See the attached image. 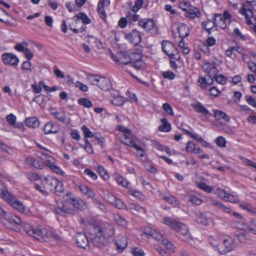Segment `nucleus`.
<instances>
[{"instance_id": "bf43d9fd", "label": "nucleus", "mask_w": 256, "mask_h": 256, "mask_svg": "<svg viewBox=\"0 0 256 256\" xmlns=\"http://www.w3.org/2000/svg\"><path fill=\"white\" fill-rule=\"evenodd\" d=\"M143 4V0H136L134 6L132 7V10L134 12H137L142 7Z\"/></svg>"}, {"instance_id": "e433bc0d", "label": "nucleus", "mask_w": 256, "mask_h": 256, "mask_svg": "<svg viewBox=\"0 0 256 256\" xmlns=\"http://www.w3.org/2000/svg\"><path fill=\"white\" fill-rule=\"evenodd\" d=\"M210 214L208 213H202L198 218L197 221L198 223L204 226H208L210 222Z\"/></svg>"}, {"instance_id": "2eb2a0df", "label": "nucleus", "mask_w": 256, "mask_h": 256, "mask_svg": "<svg viewBox=\"0 0 256 256\" xmlns=\"http://www.w3.org/2000/svg\"><path fill=\"white\" fill-rule=\"evenodd\" d=\"M216 64L215 62H206L204 64L202 67L204 71L206 72L209 77H212L218 73V70L216 68Z\"/></svg>"}, {"instance_id": "69168bd1", "label": "nucleus", "mask_w": 256, "mask_h": 256, "mask_svg": "<svg viewBox=\"0 0 256 256\" xmlns=\"http://www.w3.org/2000/svg\"><path fill=\"white\" fill-rule=\"evenodd\" d=\"M186 150L188 152L192 153L196 149V144L192 142L188 141L186 146Z\"/></svg>"}, {"instance_id": "09e8293b", "label": "nucleus", "mask_w": 256, "mask_h": 256, "mask_svg": "<svg viewBox=\"0 0 256 256\" xmlns=\"http://www.w3.org/2000/svg\"><path fill=\"white\" fill-rule=\"evenodd\" d=\"M216 194L223 200L226 202L230 193L224 190L218 188L216 190Z\"/></svg>"}, {"instance_id": "9b49d317", "label": "nucleus", "mask_w": 256, "mask_h": 256, "mask_svg": "<svg viewBox=\"0 0 256 256\" xmlns=\"http://www.w3.org/2000/svg\"><path fill=\"white\" fill-rule=\"evenodd\" d=\"M239 12L244 16L246 22L248 25L251 26V28L256 33V26L253 24L251 18L254 17V13L252 10L246 8L244 4L239 10Z\"/></svg>"}, {"instance_id": "f257e3e1", "label": "nucleus", "mask_w": 256, "mask_h": 256, "mask_svg": "<svg viewBox=\"0 0 256 256\" xmlns=\"http://www.w3.org/2000/svg\"><path fill=\"white\" fill-rule=\"evenodd\" d=\"M118 129L122 132L119 136L120 142L126 145L132 146L136 150L140 151V152L138 154V155L142 158H145L146 155L144 149L138 146V140L136 137L131 133L130 130L120 126H118Z\"/></svg>"}, {"instance_id": "6e6d98bb", "label": "nucleus", "mask_w": 256, "mask_h": 256, "mask_svg": "<svg viewBox=\"0 0 256 256\" xmlns=\"http://www.w3.org/2000/svg\"><path fill=\"white\" fill-rule=\"evenodd\" d=\"M97 170L99 173L100 175L104 180L108 178V175L105 170L104 168L100 165H99L97 167Z\"/></svg>"}, {"instance_id": "49530a36", "label": "nucleus", "mask_w": 256, "mask_h": 256, "mask_svg": "<svg viewBox=\"0 0 256 256\" xmlns=\"http://www.w3.org/2000/svg\"><path fill=\"white\" fill-rule=\"evenodd\" d=\"M163 198L165 201L174 206H176L179 204L178 200L175 197L171 195L164 196Z\"/></svg>"}, {"instance_id": "412c9836", "label": "nucleus", "mask_w": 256, "mask_h": 256, "mask_svg": "<svg viewBox=\"0 0 256 256\" xmlns=\"http://www.w3.org/2000/svg\"><path fill=\"white\" fill-rule=\"evenodd\" d=\"M94 235V236L92 238V243L94 246L102 248L108 244V238H104V236H98L96 234Z\"/></svg>"}, {"instance_id": "603ef678", "label": "nucleus", "mask_w": 256, "mask_h": 256, "mask_svg": "<svg viewBox=\"0 0 256 256\" xmlns=\"http://www.w3.org/2000/svg\"><path fill=\"white\" fill-rule=\"evenodd\" d=\"M75 16H76L78 20H81L82 22L84 24H88L90 23V20L84 13L80 12Z\"/></svg>"}, {"instance_id": "c9c22d12", "label": "nucleus", "mask_w": 256, "mask_h": 256, "mask_svg": "<svg viewBox=\"0 0 256 256\" xmlns=\"http://www.w3.org/2000/svg\"><path fill=\"white\" fill-rule=\"evenodd\" d=\"M239 206L242 210H246L248 212L256 214V208L250 204L246 202H240Z\"/></svg>"}, {"instance_id": "c03bdc74", "label": "nucleus", "mask_w": 256, "mask_h": 256, "mask_svg": "<svg viewBox=\"0 0 256 256\" xmlns=\"http://www.w3.org/2000/svg\"><path fill=\"white\" fill-rule=\"evenodd\" d=\"M100 78V76L97 75L90 74L88 76L87 78L92 84L98 86Z\"/></svg>"}, {"instance_id": "dca6fc26", "label": "nucleus", "mask_w": 256, "mask_h": 256, "mask_svg": "<svg viewBox=\"0 0 256 256\" xmlns=\"http://www.w3.org/2000/svg\"><path fill=\"white\" fill-rule=\"evenodd\" d=\"M115 244L116 246V250L118 252H122L128 244L126 237L122 234H118L115 239Z\"/></svg>"}, {"instance_id": "79ce46f5", "label": "nucleus", "mask_w": 256, "mask_h": 256, "mask_svg": "<svg viewBox=\"0 0 256 256\" xmlns=\"http://www.w3.org/2000/svg\"><path fill=\"white\" fill-rule=\"evenodd\" d=\"M114 220L117 224L121 226H124L127 224V222L119 214H114Z\"/></svg>"}, {"instance_id": "58836bf2", "label": "nucleus", "mask_w": 256, "mask_h": 256, "mask_svg": "<svg viewBox=\"0 0 256 256\" xmlns=\"http://www.w3.org/2000/svg\"><path fill=\"white\" fill-rule=\"evenodd\" d=\"M25 124L28 126L34 128H38L40 125L38 120L35 117L26 118Z\"/></svg>"}, {"instance_id": "680f3d73", "label": "nucleus", "mask_w": 256, "mask_h": 256, "mask_svg": "<svg viewBox=\"0 0 256 256\" xmlns=\"http://www.w3.org/2000/svg\"><path fill=\"white\" fill-rule=\"evenodd\" d=\"M84 174L89 176L92 180H96L98 178L97 175L90 169L86 168L84 170Z\"/></svg>"}, {"instance_id": "aec40b11", "label": "nucleus", "mask_w": 256, "mask_h": 256, "mask_svg": "<svg viewBox=\"0 0 256 256\" xmlns=\"http://www.w3.org/2000/svg\"><path fill=\"white\" fill-rule=\"evenodd\" d=\"M4 218L8 220V222L12 224H15L16 225L22 226L24 228L25 224H28L22 220L18 216L12 214H6Z\"/></svg>"}, {"instance_id": "423d86ee", "label": "nucleus", "mask_w": 256, "mask_h": 256, "mask_svg": "<svg viewBox=\"0 0 256 256\" xmlns=\"http://www.w3.org/2000/svg\"><path fill=\"white\" fill-rule=\"evenodd\" d=\"M43 182L45 186L53 192H60L64 190L62 183L56 178L47 176L45 178Z\"/></svg>"}, {"instance_id": "5fc2aeb1", "label": "nucleus", "mask_w": 256, "mask_h": 256, "mask_svg": "<svg viewBox=\"0 0 256 256\" xmlns=\"http://www.w3.org/2000/svg\"><path fill=\"white\" fill-rule=\"evenodd\" d=\"M78 102L80 105L88 108H90L92 106L91 101L86 98H79Z\"/></svg>"}, {"instance_id": "de8ad7c7", "label": "nucleus", "mask_w": 256, "mask_h": 256, "mask_svg": "<svg viewBox=\"0 0 256 256\" xmlns=\"http://www.w3.org/2000/svg\"><path fill=\"white\" fill-rule=\"evenodd\" d=\"M128 194L140 200H143L144 199V194L140 192L137 190H128Z\"/></svg>"}, {"instance_id": "37998d69", "label": "nucleus", "mask_w": 256, "mask_h": 256, "mask_svg": "<svg viewBox=\"0 0 256 256\" xmlns=\"http://www.w3.org/2000/svg\"><path fill=\"white\" fill-rule=\"evenodd\" d=\"M212 76L214 80L218 84L224 85L226 83L227 78L224 75L218 74L217 73L215 75Z\"/></svg>"}, {"instance_id": "393cba45", "label": "nucleus", "mask_w": 256, "mask_h": 256, "mask_svg": "<svg viewBox=\"0 0 256 256\" xmlns=\"http://www.w3.org/2000/svg\"><path fill=\"white\" fill-rule=\"evenodd\" d=\"M144 234L150 236L158 242H164L162 235L159 232L150 228H148L145 230Z\"/></svg>"}, {"instance_id": "ddd939ff", "label": "nucleus", "mask_w": 256, "mask_h": 256, "mask_svg": "<svg viewBox=\"0 0 256 256\" xmlns=\"http://www.w3.org/2000/svg\"><path fill=\"white\" fill-rule=\"evenodd\" d=\"M72 195V194L70 192L67 193L66 196H70L66 200L68 202L78 210H84L86 207V204L80 198L74 196H71Z\"/></svg>"}, {"instance_id": "cd10ccee", "label": "nucleus", "mask_w": 256, "mask_h": 256, "mask_svg": "<svg viewBox=\"0 0 256 256\" xmlns=\"http://www.w3.org/2000/svg\"><path fill=\"white\" fill-rule=\"evenodd\" d=\"M98 86L103 90H108L112 88L110 80L106 77H101Z\"/></svg>"}, {"instance_id": "473e14b6", "label": "nucleus", "mask_w": 256, "mask_h": 256, "mask_svg": "<svg viewBox=\"0 0 256 256\" xmlns=\"http://www.w3.org/2000/svg\"><path fill=\"white\" fill-rule=\"evenodd\" d=\"M180 36L184 38L188 36L190 33L189 28L185 24H181L178 28Z\"/></svg>"}, {"instance_id": "9d476101", "label": "nucleus", "mask_w": 256, "mask_h": 256, "mask_svg": "<svg viewBox=\"0 0 256 256\" xmlns=\"http://www.w3.org/2000/svg\"><path fill=\"white\" fill-rule=\"evenodd\" d=\"M237 247V244L234 239L228 236L222 240V244H220L218 252L220 254H225L232 250Z\"/></svg>"}, {"instance_id": "b1692460", "label": "nucleus", "mask_w": 256, "mask_h": 256, "mask_svg": "<svg viewBox=\"0 0 256 256\" xmlns=\"http://www.w3.org/2000/svg\"><path fill=\"white\" fill-rule=\"evenodd\" d=\"M210 203L212 205L217 208L226 214H230L232 212V209L230 207L227 206L222 203L215 200H211Z\"/></svg>"}, {"instance_id": "4be33fe9", "label": "nucleus", "mask_w": 256, "mask_h": 256, "mask_svg": "<svg viewBox=\"0 0 256 256\" xmlns=\"http://www.w3.org/2000/svg\"><path fill=\"white\" fill-rule=\"evenodd\" d=\"M110 4V0H100L98 3L97 11L100 17L103 20L106 19V17L104 6H108Z\"/></svg>"}, {"instance_id": "bb28decb", "label": "nucleus", "mask_w": 256, "mask_h": 256, "mask_svg": "<svg viewBox=\"0 0 256 256\" xmlns=\"http://www.w3.org/2000/svg\"><path fill=\"white\" fill-rule=\"evenodd\" d=\"M12 18L6 11L0 7V21L6 24L10 25Z\"/></svg>"}, {"instance_id": "338daca9", "label": "nucleus", "mask_w": 256, "mask_h": 256, "mask_svg": "<svg viewBox=\"0 0 256 256\" xmlns=\"http://www.w3.org/2000/svg\"><path fill=\"white\" fill-rule=\"evenodd\" d=\"M192 6V5L188 2L182 1L180 2L179 7L186 12Z\"/></svg>"}, {"instance_id": "f3484780", "label": "nucleus", "mask_w": 256, "mask_h": 256, "mask_svg": "<svg viewBox=\"0 0 256 256\" xmlns=\"http://www.w3.org/2000/svg\"><path fill=\"white\" fill-rule=\"evenodd\" d=\"M76 239L78 246L84 249L88 246L89 242L85 234L78 233L76 236Z\"/></svg>"}, {"instance_id": "2f4dec72", "label": "nucleus", "mask_w": 256, "mask_h": 256, "mask_svg": "<svg viewBox=\"0 0 256 256\" xmlns=\"http://www.w3.org/2000/svg\"><path fill=\"white\" fill-rule=\"evenodd\" d=\"M128 209L132 212L134 214H144L146 210L144 208L138 204L132 203L128 206Z\"/></svg>"}, {"instance_id": "1a4fd4ad", "label": "nucleus", "mask_w": 256, "mask_h": 256, "mask_svg": "<svg viewBox=\"0 0 256 256\" xmlns=\"http://www.w3.org/2000/svg\"><path fill=\"white\" fill-rule=\"evenodd\" d=\"M138 25L152 34H156L158 32V26L156 25L152 19H140L138 21Z\"/></svg>"}, {"instance_id": "f8f14e48", "label": "nucleus", "mask_w": 256, "mask_h": 256, "mask_svg": "<svg viewBox=\"0 0 256 256\" xmlns=\"http://www.w3.org/2000/svg\"><path fill=\"white\" fill-rule=\"evenodd\" d=\"M50 114L53 116L59 122L68 124L70 122V119L68 117L65 112L58 111L56 108H51L50 109Z\"/></svg>"}, {"instance_id": "c756f323", "label": "nucleus", "mask_w": 256, "mask_h": 256, "mask_svg": "<svg viewBox=\"0 0 256 256\" xmlns=\"http://www.w3.org/2000/svg\"><path fill=\"white\" fill-rule=\"evenodd\" d=\"M214 116L216 120H219L222 119L226 122H228L230 120V117L225 112L216 110H214Z\"/></svg>"}, {"instance_id": "774afa93", "label": "nucleus", "mask_w": 256, "mask_h": 256, "mask_svg": "<svg viewBox=\"0 0 256 256\" xmlns=\"http://www.w3.org/2000/svg\"><path fill=\"white\" fill-rule=\"evenodd\" d=\"M246 100L248 104L253 107L256 108V100L252 96H246Z\"/></svg>"}, {"instance_id": "f704fd0d", "label": "nucleus", "mask_w": 256, "mask_h": 256, "mask_svg": "<svg viewBox=\"0 0 256 256\" xmlns=\"http://www.w3.org/2000/svg\"><path fill=\"white\" fill-rule=\"evenodd\" d=\"M142 56L140 54V58L135 57L134 58L132 66L138 70H143L146 68V63L142 60Z\"/></svg>"}, {"instance_id": "13d9d810", "label": "nucleus", "mask_w": 256, "mask_h": 256, "mask_svg": "<svg viewBox=\"0 0 256 256\" xmlns=\"http://www.w3.org/2000/svg\"><path fill=\"white\" fill-rule=\"evenodd\" d=\"M26 176L28 180L31 181H36L40 179V177L39 175L33 172L27 173Z\"/></svg>"}, {"instance_id": "a18cd8bd", "label": "nucleus", "mask_w": 256, "mask_h": 256, "mask_svg": "<svg viewBox=\"0 0 256 256\" xmlns=\"http://www.w3.org/2000/svg\"><path fill=\"white\" fill-rule=\"evenodd\" d=\"M226 202L232 204L238 203L240 202L238 196L235 192L230 193Z\"/></svg>"}, {"instance_id": "0e129e2a", "label": "nucleus", "mask_w": 256, "mask_h": 256, "mask_svg": "<svg viewBox=\"0 0 256 256\" xmlns=\"http://www.w3.org/2000/svg\"><path fill=\"white\" fill-rule=\"evenodd\" d=\"M216 141L218 146L221 148L226 147V140L224 137L220 136L216 138Z\"/></svg>"}, {"instance_id": "5701e85b", "label": "nucleus", "mask_w": 256, "mask_h": 256, "mask_svg": "<svg viewBox=\"0 0 256 256\" xmlns=\"http://www.w3.org/2000/svg\"><path fill=\"white\" fill-rule=\"evenodd\" d=\"M185 16L190 19H194L196 18H200L202 14L200 10L196 7L192 6L186 12Z\"/></svg>"}, {"instance_id": "e2e57ef3", "label": "nucleus", "mask_w": 256, "mask_h": 256, "mask_svg": "<svg viewBox=\"0 0 256 256\" xmlns=\"http://www.w3.org/2000/svg\"><path fill=\"white\" fill-rule=\"evenodd\" d=\"M82 130L83 131L84 136L85 138H92L94 136L92 132L89 130V128L86 126H83L82 127Z\"/></svg>"}, {"instance_id": "c85d7f7f", "label": "nucleus", "mask_w": 256, "mask_h": 256, "mask_svg": "<svg viewBox=\"0 0 256 256\" xmlns=\"http://www.w3.org/2000/svg\"><path fill=\"white\" fill-rule=\"evenodd\" d=\"M127 38L134 45L138 44L141 40V36L139 32L136 30H133L127 36Z\"/></svg>"}, {"instance_id": "6ab92c4d", "label": "nucleus", "mask_w": 256, "mask_h": 256, "mask_svg": "<svg viewBox=\"0 0 256 256\" xmlns=\"http://www.w3.org/2000/svg\"><path fill=\"white\" fill-rule=\"evenodd\" d=\"M163 222L164 224L176 232L182 224V223L170 217L164 218L163 219Z\"/></svg>"}, {"instance_id": "4468645a", "label": "nucleus", "mask_w": 256, "mask_h": 256, "mask_svg": "<svg viewBox=\"0 0 256 256\" xmlns=\"http://www.w3.org/2000/svg\"><path fill=\"white\" fill-rule=\"evenodd\" d=\"M3 62L6 64L16 66L19 62L17 56L12 53H5L2 56Z\"/></svg>"}, {"instance_id": "864d4df0", "label": "nucleus", "mask_w": 256, "mask_h": 256, "mask_svg": "<svg viewBox=\"0 0 256 256\" xmlns=\"http://www.w3.org/2000/svg\"><path fill=\"white\" fill-rule=\"evenodd\" d=\"M10 192L6 190L4 186L0 182V197L5 200L7 196H8Z\"/></svg>"}, {"instance_id": "8fccbe9b", "label": "nucleus", "mask_w": 256, "mask_h": 256, "mask_svg": "<svg viewBox=\"0 0 256 256\" xmlns=\"http://www.w3.org/2000/svg\"><path fill=\"white\" fill-rule=\"evenodd\" d=\"M247 229L248 232L256 234V218H252L250 220Z\"/></svg>"}, {"instance_id": "a878e982", "label": "nucleus", "mask_w": 256, "mask_h": 256, "mask_svg": "<svg viewBox=\"0 0 256 256\" xmlns=\"http://www.w3.org/2000/svg\"><path fill=\"white\" fill-rule=\"evenodd\" d=\"M26 162L30 166H33L34 168L42 170L44 166V164L42 162L39 161L38 160H36L32 157H28L26 158Z\"/></svg>"}, {"instance_id": "6e6552de", "label": "nucleus", "mask_w": 256, "mask_h": 256, "mask_svg": "<svg viewBox=\"0 0 256 256\" xmlns=\"http://www.w3.org/2000/svg\"><path fill=\"white\" fill-rule=\"evenodd\" d=\"M112 60L118 64L128 65L130 64L134 60L135 57L140 58V54L139 53H131L130 54H120L118 56H112Z\"/></svg>"}, {"instance_id": "a211bd4d", "label": "nucleus", "mask_w": 256, "mask_h": 256, "mask_svg": "<svg viewBox=\"0 0 256 256\" xmlns=\"http://www.w3.org/2000/svg\"><path fill=\"white\" fill-rule=\"evenodd\" d=\"M60 130V126L56 123L52 121L47 122L44 128L45 134H56Z\"/></svg>"}, {"instance_id": "ea45409f", "label": "nucleus", "mask_w": 256, "mask_h": 256, "mask_svg": "<svg viewBox=\"0 0 256 256\" xmlns=\"http://www.w3.org/2000/svg\"><path fill=\"white\" fill-rule=\"evenodd\" d=\"M162 124L160 126L159 130L164 132H168L170 130L171 126L170 124L168 122L167 120L163 118L161 120Z\"/></svg>"}, {"instance_id": "4c0bfd02", "label": "nucleus", "mask_w": 256, "mask_h": 256, "mask_svg": "<svg viewBox=\"0 0 256 256\" xmlns=\"http://www.w3.org/2000/svg\"><path fill=\"white\" fill-rule=\"evenodd\" d=\"M194 108L196 112L201 113L204 116H212V114H210L208 110L200 102L194 104Z\"/></svg>"}, {"instance_id": "3c124183", "label": "nucleus", "mask_w": 256, "mask_h": 256, "mask_svg": "<svg viewBox=\"0 0 256 256\" xmlns=\"http://www.w3.org/2000/svg\"><path fill=\"white\" fill-rule=\"evenodd\" d=\"M32 63L28 60L22 64V69L26 73H30L32 72Z\"/></svg>"}, {"instance_id": "7c9ffc66", "label": "nucleus", "mask_w": 256, "mask_h": 256, "mask_svg": "<svg viewBox=\"0 0 256 256\" xmlns=\"http://www.w3.org/2000/svg\"><path fill=\"white\" fill-rule=\"evenodd\" d=\"M78 188L82 194L88 198H93L96 195L95 193L86 185L80 184L78 186Z\"/></svg>"}, {"instance_id": "a19ab883", "label": "nucleus", "mask_w": 256, "mask_h": 256, "mask_svg": "<svg viewBox=\"0 0 256 256\" xmlns=\"http://www.w3.org/2000/svg\"><path fill=\"white\" fill-rule=\"evenodd\" d=\"M202 25V28L208 31L209 33H210V30L216 26L214 21H212L211 20H208L205 22H203Z\"/></svg>"}, {"instance_id": "f03ea898", "label": "nucleus", "mask_w": 256, "mask_h": 256, "mask_svg": "<svg viewBox=\"0 0 256 256\" xmlns=\"http://www.w3.org/2000/svg\"><path fill=\"white\" fill-rule=\"evenodd\" d=\"M92 234L104 238H109L112 236L114 233V229L112 225L102 222L92 226Z\"/></svg>"}, {"instance_id": "72a5a7b5", "label": "nucleus", "mask_w": 256, "mask_h": 256, "mask_svg": "<svg viewBox=\"0 0 256 256\" xmlns=\"http://www.w3.org/2000/svg\"><path fill=\"white\" fill-rule=\"evenodd\" d=\"M177 232L184 237L183 240H184L190 239L192 238L188 228L184 224L181 225Z\"/></svg>"}, {"instance_id": "4d7b16f0", "label": "nucleus", "mask_w": 256, "mask_h": 256, "mask_svg": "<svg viewBox=\"0 0 256 256\" xmlns=\"http://www.w3.org/2000/svg\"><path fill=\"white\" fill-rule=\"evenodd\" d=\"M198 82L200 84V86L201 88L205 90L207 88L208 84V80H206L204 78L200 76L198 78Z\"/></svg>"}, {"instance_id": "052dcab7", "label": "nucleus", "mask_w": 256, "mask_h": 256, "mask_svg": "<svg viewBox=\"0 0 256 256\" xmlns=\"http://www.w3.org/2000/svg\"><path fill=\"white\" fill-rule=\"evenodd\" d=\"M198 188L206 192H210L212 190V188L208 186L204 182H200L198 184Z\"/></svg>"}, {"instance_id": "0eeeda50", "label": "nucleus", "mask_w": 256, "mask_h": 256, "mask_svg": "<svg viewBox=\"0 0 256 256\" xmlns=\"http://www.w3.org/2000/svg\"><path fill=\"white\" fill-rule=\"evenodd\" d=\"M162 51L171 59L179 60L180 56L174 45L169 41L164 40L162 43Z\"/></svg>"}, {"instance_id": "7ed1b4c3", "label": "nucleus", "mask_w": 256, "mask_h": 256, "mask_svg": "<svg viewBox=\"0 0 256 256\" xmlns=\"http://www.w3.org/2000/svg\"><path fill=\"white\" fill-rule=\"evenodd\" d=\"M24 230L30 236L39 240H45L46 238L49 237V232L46 228H34L30 224H25Z\"/></svg>"}, {"instance_id": "39448f33", "label": "nucleus", "mask_w": 256, "mask_h": 256, "mask_svg": "<svg viewBox=\"0 0 256 256\" xmlns=\"http://www.w3.org/2000/svg\"><path fill=\"white\" fill-rule=\"evenodd\" d=\"M232 16L228 10H224L223 14H214V21L216 26H218L220 28L226 29L228 24L231 22Z\"/></svg>"}, {"instance_id": "20e7f679", "label": "nucleus", "mask_w": 256, "mask_h": 256, "mask_svg": "<svg viewBox=\"0 0 256 256\" xmlns=\"http://www.w3.org/2000/svg\"><path fill=\"white\" fill-rule=\"evenodd\" d=\"M5 200L14 209L19 212L28 215L30 214L29 210L23 204L22 202L20 201L18 198L14 194L10 193L7 196Z\"/></svg>"}]
</instances>
